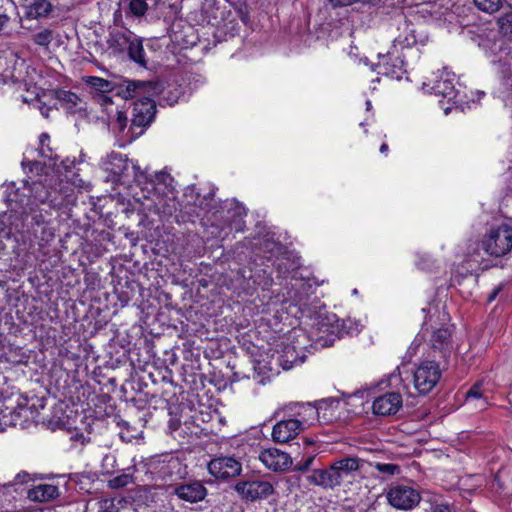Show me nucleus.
Wrapping results in <instances>:
<instances>
[{
	"label": "nucleus",
	"mask_w": 512,
	"mask_h": 512,
	"mask_svg": "<svg viewBox=\"0 0 512 512\" xmlns=\"http://www.w3.org/2000/svg\"><path fill=\"white\" fill-rule=\"evenodd\" d=\"M422 312L425 314L423 329L428 330L429 327L433 329L430 338L432 348L434 350H439L442 357H446L447 353L450 351L452 335L451 328L449 326L434 328L432 324L429 325V321L432 317V308L430 306L428 308H423Z\"/></svg>",
	"instance_id": "10"
},
{
	"label": "nucleus",
	"mask_w": 512,
	"mask_h": 512,
	"mask_svg": "<svg viewBox=\"0 0 512 512\" xmlns=\"http://www.w3.org/2000/svg\"><path fill=\"white\" fill-rule=\"evenodd\" d=\"M235 491L248 501L265 499L274 493V487L269 481L247 480L240 481L235 485Z\"/></svg>",
	"instance_id": "14"
},
{
	"label": "nucleus",
	"mask_w": 512,
	"mask_h": 512,
	"mask_svg": "<svg viewBox=\"0 0 512 512\" xmlns=\"http://www.w3.org/2000/svg\"><path fill=\"white\" fill-rule=\"evenodd\" d=\"M304 429L292 417L278 421L272 429V440L275 443L285 444L296 438Z\"/></svg>",
	"instance_id": "20"
},
{
	"label": "nucleus",
	"mask_w": 512,
	"mask_h": 512,
	"mask_svg": "<svg viewBox=\"0 0 512 512\" xmlns=\"http://www.w3.org/2000/svg\"><path fill=\"white\" fill-rule=\"evenodd\" d=\"M103 169L111 176L112 181L126 182L130 170V160L122 153L112 151L102 161Z\"/></svg>",
	"instance_id": "17"
},
{
	"label": "nucleus",
	"mask_w": 512,
	"mask_h": 512,
	"mask_svg": "<svg viewBox=\"0 0 512 512\" xmlns=\"http://www.w3.org/2000/svg\"><path fill=\"white\" fill-rule=\"evenodd\" d=\"M162 0H125L124 4H127V13L136 18H140L146 15V13L156 11Z\"/></svg>",
	"instance_id": "24"
},
{
	"label": "nucleus",
	"mask_w": 512,
	"mask_h": 512,
	"mask_svg": "<svg viewBox=\"0 0 512 512\" xmlns=\"http://www.w3.org/2000/svg\"><path fill=\"white\" fill-rule=\"evenodd\" d=\"M101 512H119V508L115 504V499H103L100 501Z\"/></svg>",
	"instance_id": "39"
},
{
	"label": "nucleus",
	"mask_w": 512,
	"mask_h": 512,
	"mask_svg": "<svg viewBox=\"0 0 512 512\" xmlns=\"http://www.w3.org/2000/svg\"><path fill=\"white\" fill-rule=\"evenodd\" d=\"M59 496V488L52 484H39L29 489L27 498L34 502H48Z\"/></svg>",
	"instance_id": "23"
},
{
	"label": "nucleus",
	"mask_w": 512,
	"mask_h": 512,
	"mask_svg": "<svg viewBox=\"0 0 512 512\" xmlns=\"http://www.w3.org/2000/svg\"><path fill=\"white\" fill-rule=\"evenodd\" d=\"M10 21V17L7 14H0V32L6 27L8 22Z\"/></svg>",
	"instance_id": "47"
},
{
	"label": "nucleus",
	"mask_w": 512,
	"mask_h": 512,
	"mask_svg": "<svg viewBox=\"0 0 512 512\" xmlns=\"http://www.w3.org/2000/svg\"><path fill=\"white\" fill-rule=\"evenodd\" d=\"M56 98L61 106L70 113H75L77 106L81 103L79 96L71 91L59 90L56 92Z\"/></svg>",
	"instance_id": "29"
},
{
	"label": "nucleus",
	"mask_w": 512,
	"mask_h": 512,
	"mask_svg": "<svg viewBox=\"0 0 512 512\" xmlns=\"http://www.w3.org/2000/svg\"><path fill=\"white\" fill-rule=\"evenodd\" d=\"M370 466L373 467L375 470H377L380 474L385 475H394L396 473H399L400 468L398 465L393 463H370Z\"/></svg>",
	"instance_id": "35"
},
{
	"label": "nucleus",
	"mask_w": 512,
	"mask_h": 512,
	"mask_svg": "<svg viewBox=\"0 0 512 512\" xmlns=\"http://www.w3.org/2000/svg\"><path fill=\"white\" fill-rule=\"evenodd\" d=\"M166 100H167L168 104L172 106L177 102V97L170 96V97H167Z\"/></svg>",
	"instance_id": "54"
},
{
	"label": "nucleus",
	"mask_w": 512,
	"mask_h": 512,
	"mask_svg": "<svg viewBox=\"0 0 512 512\" xmlns=\"http://www.w3.org/2000/svg\"><path fill=\"white\" fill-rule=\"evenodd\" d=\"M387 500L396 509L409 510L415 507L421 500L419 492L406 485H396L387 492Z\"/></svg>",
	"instance_id": "11"
},
{
	"label": "nucleus",
	"mask_w": 512,
	"mask_h": 512,
	"mask_svg": "<svg viewBox=\"0 0 512 512\" xmlns=\"http://www.w3.org/2000/svg\"><path fill=\"white\" fill-rule=\"evenodd\" d=\"M375 71L379 75L401 79L406 70L405 62L401 58L399 50L391 48L386 55H379V62L375 65Z\"/></svg>",
	"instance_id": "13"
},
{
	"label": "nucleus",
	"mask_w": 512,
	"mask_h": 512,
	"mask_svg": "<svg viewBox=\"0 0 512 512\" xmlns=\"http://www.w3.org/2000/svg\"><path fill=\"white\" fill-rule=\"evenodd\" d=\"M76 187L75 182L71 183L67 179H46L45 182H34L30 193L35 202L48 204L52 209L65 212L76 203Z\"/></svg>",
	"instance_id": "1"
},
{
	"label": "nucleus",
	"mask_w": 512,
	"mask_h": 512,
	"mask_svg": "<svg viewBox=\"0 0 512 512\" xmlns=\"http://www.w3.org/2000/svg\"><path fill=\"white\" fill-rule=\"evenodd\" d=\"M116 466V457L115 455L109 453L106 454L102 459V467L109 472L110 469L115 468Z\"/></svg>",
	"instance_id": "41"
},
{
	"label": "nucleus",
	"mask_w": 512,
	"mask_h": 512,
	"mask_svg": "<svg viewBox=\"0 0 512 512\" xmlns=\"http://www.w3.org/2000/svg\"><path fill=\"white\" fill-rule=\"evenodd\" d=\"M39 110L42 114V116H44L45 118H48L49 117V112L51 111V108L50 107H47L45 105H41L39 107Z\"/></svg>",
	"instance_id": "49"
},
{
	"label": "nucleus",
	"mask_w": 512,
	"mask_h": 512,
	"mask_svg": "<svg viewBox=\"0 0 512 512\" xmlns=\"http://www.w3.org/2000/svg\"><path fill=\"white\" fill-rule=\"evenodd\" d=\"M328 1L333 7L347 6V5H350L354 2H356V0H328Z\"/></svg>",
	"instance_id": "45"
},
{
	"label": "nucleus",
	"mask_w": 512,
	"mask_h": 512,
	"mask_svg": "<svg viewBox=\"0 0 512 512\" xmlns=\"http://www.w3.org/2000/svg\"><path fill=\"white\" fill-rule=\"evenodd\" d=\"M53 9L49 0H34L26 11V16L29 19H40L47 17Z\"/></svg>",
	"instance_id": "28"
},
{
	"label": "nucleus",
	"mask_w": 512,
	"mask_h": 512,
	"mask_svg": "<svg viewBox=\"0 0 512 512\" xmlns=\"http://www.w3.org/2000/svg\"><path fill=\"white\" fill-rule=\"evenodd\" d=\"M467 400L474 398L479 399L482 397V390H481V384L476 383L473 385V387L470 388V390L466 394Z\"/></svg>",
	"instance_id": "42"
},
{
	"label": "nucleus",
	"mask_w": 512,
	"mask_h": 512,
	"mask_svg": "<svg viewBox=\"0 0 512 512\" xmlns=\"http://www.w3.org/2000/svg\"><path fill=\"white\" fill-rule=\"evenodd\" d=\"M39 401L41 402L40 406L43 408L44 407L43 399H40Z\"/></svg>",
	"instance_id": "59"
},
{
	"label": "nucleus",
	"mask_w": 512,
	"mask_h": 512,
	"mask_svg": "<svg viewBox=\"0 0 512 512\" xmlns=\"http://www.w3.org/2000/svg\"><path fill=\"white\" fill-rule=\"evenodd\" d=\"M148 83L157 86L156 93L150 91H142L141 94L135 95L137 98L134 102L132 110V125L137 127H144L151 123L156 113V105L154 97L163 92V85L159 81H147Z\"/></svg>",
	"instance_id": "5"
},
{
	"label": "nucleus",
	"mask_w": 512,
	"mask_h": 512,
	"mask_svg": "<svg viewBox=\"0 0 512 512\" xmlns=\"http://www.w3.org/2000/svg\"><path fill=\"white\" fill-rule=\"evenodd\" d=\"M303 357L299 360L298 354L296 353L295 347L287 346L284 350L283 355L279 358V363L284 369H290L297 362L302 363Z\"/></svg>",
	"instance_id": "30"
},
{
	"label": "nucleus",
	"mask_w": 512,
	"mask_h": 512,
	"mask_svg": "<svg viewBox=\"0 0 512 512\" xmlns=\"http://www.w3.org/2000/svg\"><path fill=\"white\" fill-rule=\"evenodd\" d=\"M500 32L509 38H512V11L504 13L498 19Z\"/></svg>",
	"instance_id": "34"
},
{
	"label": "nucleus",
	"mask_w": 512,
	"mask_h": 512,
	"mask_svg": "<svg viewBox=\"0 0 512 512\" xmlns=\"http://www.w3.org/2000/svg\"><path fill=\"white\" fill-rule=\"evenodd\" d=\"M88 83L101 93L115 92L116 95L128 100L135 95L141 94L142 91H150L156 93L158 89L155 84L145 82L143 80L121 79L119 81H108L100 77H90Z\"/></svg>",
	"instance_id": "4"
},
{
	"label": "nucleus",
	"mask_w": 512,
	"mask_h": 512,
	"mask_svg": "<svg viewBox=\"0 0 512 512\" xmlns=\"http://www.w3.org/2000/svg\"><path fill=\"white\" fill-rule=\"evenodd\" d=\"M146 180V171L142 170L137 163L130 161V170L129 174L127 175L126 182L134 181L140 184L142 182H145Z\"/></svg>",
	"instance_id": "33"
},
{
	"label": "nucleus",
	"mask_w": 512,
	"mask_h": 512,
	"mask_svg": "<svg viewBox=\"0 0 512 512\" xmlns=\"http://www.w3.org/2000/svg\"><path fill=\"white\" fill-rule=\"evenodd\" d=\"M441 378L439 364L434 360L422 361L416 368L413 381L419 394L426 395L433 390Z\"/></svg>",
	"instance_id": "8"
},
{
	"label": "nucleus",
	"mask_w": 512,
	"mask_h": 512,
	"mask_svg": "<svg viewBox=\"0 0 512 512\" xmlns=\"http://www.w3.org/2000/svg\"><path fill=\"white\" fill-rule=\"evenodd\" d=\"M512 249V227L503 224L491 228L480 242L469 244L466 257L469 261L480 263L483 254L492 257H501Z\"/></svg>",
	"instance_id": "2"
},
{
	"label": "nucleus",
	"mask_w": 512,
	"mask_h": 512,
	"mask_svg": "<svg viewBox=\"0 0 512 512\" xmlns=\"http://www.w3.org/2000/svg\"><path fill=\"white\" fill-rule=\"evenodd\" d=\"M127 115L122 111L116 112V123L118 125V128L120 131L124 130V128L127 126Z\"/></svg>",
	"instance_id": "44"
},
{
	"label": "nucleus",
	"mask_w": 512,
	"mask_h": 512,
	"mask_svg": "<svg viewBox=\"0 0 512 512\" xmlns=\"http://www.w3.org/2000/svg\"><path fill=\"white\" fill-rule=\"evenodd\" d=\"M307 481L310 484L320 486L325 489H333L334 487H337L330 467L328 469L313 470L312 473L307 477Z\"/></svg>",
	"instance_id": "25"
},
{
	"label": "nucleus",
	"mask_w": 512,
	"mask_h": 512,
	"mask_svg": "<svg viewBox=\"0 0 512 512\" xmlns=\"http://www.w3.org/2000/svg\"><path fill=\"white\" fill-rule=\"evenodd\" d=\"M6 200L9 203L11 210L14 212H17L18 207H22V200H18L17 192L14 193L13 197L11 194H9Z\"/></svg>",
	"instance_id": "43"
},
{
	"label": "nucleus",
	"mask_w": 512,
	"mask_h": 512,
	"mask_svg": "<svg viewBox=\"0 0 512 512\" xmlns=\"http://www.w3.org/2000/svg\"><path fill=\"white\" fill-rule=\"evenodd\" d=\"M235 215L240 218V221L242 220L243 216L246 215V210L242 206H237L235 208Z\"/></svg>",
	"instance_id": "48"
},
{
	"label": "nucleus",
	"mask_w": 512,
	"mask_h": 512,
	"mask_svg": "<svg viewBox=\"0 0 512 512\" xmlns=\"http://www.w3.org/2000/svg\"><path fill=\"white\" fill-rule=\"evenodd\" d=\"M395 22L398 34L393 40L392 48L395 50L410 48L417 43H424L427 36L419 33L417 26L404 15H399Z\"/></svg>",
	"instance_id": "9"
},
{
	"label": "nucleus",
	"mask_w": 512,
	"mask_h": 512,
	"mask_svg": "<svg viewBox=\"0 0 512 512\" xmlns=\"http://www.w3.org/2000/svg\"><path fill=\"white\" fill-rule=\"evenodd\" d=\"M429 512H455V510L453 509V506L447 502L435 501L431 503Z\"/></svg>",
	"instance_id": "38"
},
{
	"label": "nucleus",
	"mask_w": 512,
	"mask_h": 512,
	"mask_svg": "<svg viewBox=\"0 0 512 512\" xmlns=\"http://www.w3.org/2000/svg\"><path fill=\"white\" fill-rule=\"evenodd\" d=\"M388 151V145L386 143H383L381 146H380V152L381 153H386Z\"/></svg>",
	"instance_id": "55"
},
{
	"label": "nucleus",
	"mask_w": 512,
	"mask_h": 512,
	"mask_svg": "<svg viewBox=\"0 0 512 512\" xmlns=\"http://www.w3.org/2000/svg\"><path fill=\"white\" fill-rule=\"evenodd\" d=\"M313 461H314V455H309L304 460L298 462L295 465L294 470L298 471V472H306L311 467Z\"/></svg>",
	"instance_id": "40"
},
{
	"label": "nucleus",
	"mask_w": 512,
	"mask_h": 512,
	"mask_svg": "<svg viewBox=\"0 0 512 512\" xmlns=\"http://www.w3.org/2000/svg\"><path fill=\"white\" fill-rule=\"evenodd\" d=\"M258 459L266 469L273 472H285L293 464L289 453L274 447L262 449L258 454Z\"/></svg>",
	"instance_id": "15"
},
{
	"label": "nucleus",
	"mask_w": 512,
	"mask_h": 512,
	"mask_svg": "<svg viewBox=\"0 0 512 512\" xmlns=\"http://www.w3.org/2000/svg\"><path fill=\"white\" fill-rule=\"evenodd\" d=\"M371 105V102L370 101H367V107L369 108Z\"/></svg>",
	"instance_id": "60"
},
{
	"label": "nucleus",
	"mask_w": 512,
	"mask_h": 512,
	"mask_svg": "<svg viewBox=\"0 0 512 512\" xmlns=\"http://www.w3.org/2000/svg\"><path fill=\"white\" fill-rule=\"evenodd\" d=\"M352 325H353V322H352L351 320H346V321H343V325H342V327H343L344 329H347V332H348V333H351V334H352L354 331H355V332H358V331H359V330H358V327L356 326V327H355V329H354V330H352Z\"/></svg>",
	"instance_id": "46"
},
{
	"label": "nucleus",
	"mask_w": 512,
	"mask_h": 512,
	"mask_svg": "<svg viewBox=\"0 0 512 512\" xmlns=\"http://www.w3.org/2000/svg\"><path fill=\"white\" fill-rule=\"evenodd\" d=\"M34 407L35 404L29 406L28 398L22 394H12L3 402H0V420L3 419L6 422V418L13 417V415L20 416L22 411L32 410Z\"/></svg>",
	"instance_id": "22"
},
{
	"label": "nucleus",
	"mask_w": 512,
	"mask_h": 512,
	"mask_svg": "<svg viewBox=\"0 0 512 512\" xmlns=\"http://www.w3.org/2000/svg\"><path fill=\"white\" fill-rule=\"evenodd\" d=\"M48 216L50 214L46 210L31 207L30 212L25 215L21 231L32 234L41 241H50L54 237V233L49 226Z\"/></svg>",
	"instance_id": "7"
},
{
	"label": "nucleus",
	"mask_w": 512,
	"mask_h": 512,
	"mask_svg": "<svg viewBox=\"0 0 512 512\" xmlns=\"http://www.w3.org/2000/svg\"><path fill=\"white\" fill-rule=\"evenodd\" d=\"M454 82L455 74L447 69H443L442 71H438L432 80L424 82L423 88L430 93L441 95L444 98H447L448 101H451L457 95Z\"/></svg>",
	"instance_id": "12"
},
{
	"label": "nucleus",
	"mask_w": 512,
	"mask_h": 512,
	"mask_svg": "<svg viewBox=\"0 0 512 512\" xmlns=\"http://www.w3.org/2000/svg\"><path fill=\"white\" fill-rule=\"evenodd\" d=\"M499 291H500V288L495 289V290L490 294V296H489V298H488V301H489V302L493 301V300L496 298V296H497V294L499 293Z\"/></svg>",
	"instance_id": "53"
},
{
	"label": "nucleus",
	"mask_w": 512,
	"mask_h": 512,
	"mask_svg": "<svg viewBox=\"0 0 512 512\" xmlns=\"http://www.w3.org/2000/svg\"><path fill=\"white\" fill-rule=\"evenodd\" d=\"M364 464V460L358 457H344L330 465L332 470V474L337 486H340L343 480L352 475L353 472L358 471L362 465Z\"/></svg>",
	"instance_id": "21"
},
{
	"label": "nucleus",
	"mask_w": 512,
	"mask_h": 512,
	"mask_svg": "<svg viewBox=\"0 0 512 512\" xmlns=\"http://www.w3.org/2000/svg\"><path fill=\"white\" fill-rule=\"evenodd\" d=\"M235 228H236V230H237V231L242 230V227H241V224H240V223H239V224H237Z\"/></svg>",
	"instance_id": "56"
},
{
	"label": "nucleus",
	"mask_w": 512,
	"mask_h": 512,
	"mask_svg": "<svg viewBox=\"0 0 512 512\" xmlns=\"http://www.w3.org/2000/svg\"><path fill=\"white\" fill-rule=\"evenodd\" d=\"M54 39V33L51 29L45 28L41 31L35 33L32 36V41L35 45L43 47L45 49L49 48V45Z\"/></svg>",
	"instance_id": "32"
},
{
	"label": "nucleus",
	"mask_w": 512,
	"mask_h": 512,
	"mask_svg": "<svg viewBox=\"0 0 512 512\" xmlns=\"http://www.w3.org/2000/svg\"><path fill=\"white\" fill-rule=\"evenodd\" d=\"M134 33L131 31H114L110 33L108 39L109 48L115 53H123L126 51Z\"/></svg>",
	"instance_id": "26"
},
{
	"label": "nucleus",
	"mask_w": 512,
	"mask_h": 512,
	"mask_svg": "<svg viewBox=\"0 0 512 512\" xmlns=\"http://www.w3.org/2000/svg\"><path fill=\"white\" fill-rule=\"evenodd\" d=\"M450 110H451V108H450V107H446V108L444 109L445 114H448V113L450 112Z\"/></svg>",
	"instance_id": "57"
},
{
	"label": "nucleus",
	"mask_w": 512,
	"mask_h": 512,
	"mask_svg": "<svg viewBox=\"0 0 512 512\" xmlns=\"http://www.w3.org/2000/svg\"><path fill=\"white\" fill-rule=\"evenodd\" d=\"M505 0H473L478 10L487 13L494 14L498 12Z\"/></svg>",
	"instance_id": "31"
},
{
	"label": "nucleus",
	"mask_w": 512,
	"mask_h": 512,
	"mask_svg": "<svg viewBox=\"0 0 512 512\" xmlns=\"http://www.w3.org/2000/svg\"><path fill=\"white\" fill-rule=\"evenodd\" d=\"M166 177H169V175L164 172H160V173L156 174V179L158 181H165Z\"/></svg>",
	"instance_id": "52"
},
{
	"label": "nucleus",
	"mask_w": 512,
	"mask_h": 512,
	"mask_svg": "<svg viewBox=\"0 0 512 512\" xmlns=\"http://www.w3.org/2000/svg\"><path fill=\"white\" fill-rule=\"evenodd\" d=\"M208 471L216 479L227 480L240 475L242 464L234 457L222 456L208 463Z\"/></svg>",
	"instance_id": "16"
},
{
	"label": "nucleus",
	"mask_w": 512,
	"mask_h": 512,
	"mask_svg": "<svg viewBox=\"0 0 512 512\" xmlns=\"http://www.w3.org/2000/svg\"><path fill=\"white\" fill-rule=\"evenodd\" d=\"M40 141V150L39 153L42 157H46L49 159H53L52 150L48 145L50 141V136L47 133H42L39 138Z\"/></svg>",
	"instance_id": "37"
},
{
	"label": "nucleus",
	"mask_w": 512,
	"mask_h": 512,
	"mask_svg": "<svg viewBox=\"0 0 512 512\" xmlns=\"http://www.w3.org/2000/svg\"><path fill=\"white\" fill-rule=\"evenodd\" d=\"M133 482V476L131 474H121L108 481V486L112 489H119L127 486Z\"/></svg>",
	"instance_id": "36"
},
{
	"label": "nucleus",
	"mask_w": 512,
	"mask_h": 512,
	"mask_svg": "<svg viewBox=\"0 0 512 512\" xmlns=\"http://www.w3.org/2000/svg\"><path fill=\"white\" fill-rule=\"evenodd\" d=\"M0 236L3 238H9L11 236V229L10 230L0 229Z\"/></svg>",
	"instance_id": "51"
},
{
	"label": "nucleus",
	"mask_w": 512,
	"mask_h": 512,
	"mask_svg": "<svg viewBox=\"0 0 512 512\" xmlns=\"http://www.w3.org/2000/svg\"><path fill=\"white\" fill-rule=\"evenodd\" d=\"M402 402V396L400 393L387 392L374 399L372 409L376 415L390 416L399 411L402 407Z\"/></svg>",
	"instance_id": "19"
},
{
	"label": "nucleus",
	"mask_w": 512,
	"mask_h": 512,
	"mask_svg": "<svg viewBox=\"0 0 512 512\" xmlns=\"http://www.w3.org/2000/svg\"><path fill=\"white\" fill-rule=\"evenodd\" d=\"M123 502H125V500L123 498L118 500V504H122Z\"/></svg>",
	"instance_id": "58"
},
{
	"label": "nucleus",
	"mask_w": 512,
	"mask_h": 512,
	"mask_svg": "<svg viewBox=\"0 0 512 512\" xmlns=\"http://www.w3.org/2000/svg\"><path fill=\"white\" fill-rule=\"evenodd\" d=\"M207 493V488L203 485L202 482L198 480H192L179 484L177 483L173 487V494L176 495L180 500L190 504L203 501L207 496Z\"/></svg>",
	"instance_id": "18"
},
{
	"label": "nucleus",
	"mask_w": 512,
	"mask_h": 512,
	"mask_svg": "<svg viewBox=\"0 0 512 512\" xmlns=\"http://www.w3.org/2000/svg\"><path fill=\"white\" fill-rule=\"evenodd\" d=\"M125 52H127L130 60L137 63L139 66L146 67L147 61L143 43L135 34L133 35Z\"/></svg>",
	"instance_id": "27"
},
{
	"label": "nucleus",
	"mask_w": 512,
	"mask_h": 512,
	"mask_svg": "<svg viewBox=\"0 0 512 512\" xmlns=\"http://www.w3.org/2000/svg\"><path fill=\"white\" fill-rule=\"evenodd\" d=\"M336 403L333 399H322L315 403H290L286 406V410L290 412V416L296 419L300 426L306 428L319 422V414L322 410H327L328 406Z\"/></svg>",
	"instance_id": "6"
},
{
	"label": "nucleus",
	"mask_w": 512,
	"mask_h": 512,
	"mask_svg": "<svg viewBox=\"0 0 512 512\" xmlns=\"http://www.w3.org/2000/svg\"><path fill=\"white\" fill-rule=\"evenodd\" d=\"M99 101H101L102 105H107L111 103V99L105 95H99Z\"/></svg>",
	"instance_id": "50"
},
{
	"label": "nucleus",
	"mask_w": 512,
	"mask_h": 512,
	"mask_svg": "<svg viewBox=\"0 0 512 512\" xmlns=\"http://www.w3.org/2000/svg\"><path fill=\"white\" fill-rule=\"evenodd\" d=\"M148 474L156 483L174 487L188 472L187 466L177 456L165 454L150 460Z\"/></svg>",
	"instance_id": "3"
}]
</instances>
